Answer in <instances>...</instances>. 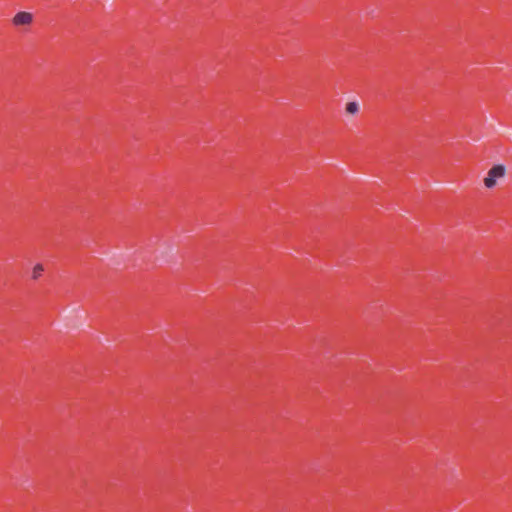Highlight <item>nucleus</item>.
Wrapping results in <instances>:
<instances>
[{"instance_id":"nucleus-1","label":"nucleus","mask_w":512,"mask_h":512,"mask_svg":"<svg viewBox=\"0 0 512 512\" xmlns=\"http://www.w3.org/2000/svg\"><path fill=\"white\" fill-rule=\"evenodd\" d=\"M505 174V167L503 165L493 166L484 178V185L487 188H493L496 185L497 179H500Z\"/></svg>"},{"instance_id":"nucleus-2","label":"nucleus","mask_w":512,"mask_h":512,"mask_svg":"<svg viewBox=\"0 0 512 512\" xmlns=\"http://www.w3.org/2000/svg\"><path fill=\"white\" fill-rule=\"evenodd\" d=\"M32 22V14L28 12H19L13 18V24L16 26L28 25Z\"/></svg>"},{"instance_id":"nucleus-3","label":"nucleus","mask_w":512,"mask_h":512,"mask_svg":"<svg viewBox=\"0 0 512 512\" xmlns=\"http://www.w3.org/2000/svg\"><path fill=\"white\" fill-rule=\"evenodd\" d=\"M44 272V267L42 264H36L34 267H33V270H32V278L33 279H38L42 276V273Z\"/></svg>"},{"instance_id":"nucleus-4","label":"nucleus","mask_w":512,"mask_h":512,"mask_svg":"<svg viewBox=\"0 0 512 512\" xmlns=\"http://www.w3.org/2000/svg\"><path fill=\"white\" fill-rule=\"evenodd\" d=\"M359 110V106L356 102H349L346 105V112L349 114H355Z\"/></svg>"}]
</instances>
